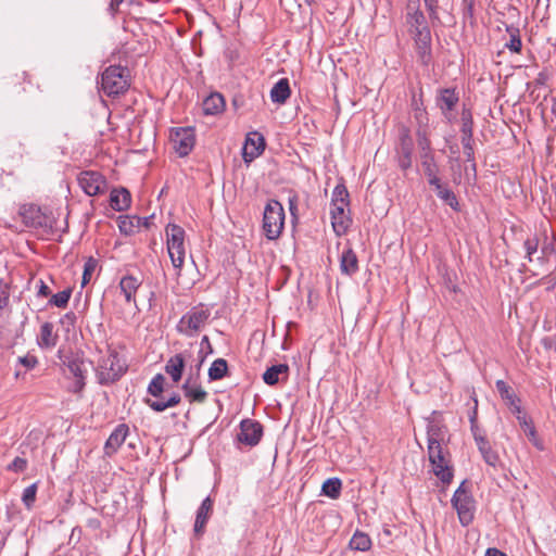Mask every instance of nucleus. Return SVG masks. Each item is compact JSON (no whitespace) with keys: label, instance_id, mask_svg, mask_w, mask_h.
Segmentation results:
<instances>
[{"label":"nucleus","instance_id":"nucleus-25","mask_svg":"<svg viewBox=\"0 0 556 556\" xmlns=\"http://www.w3.org/2000/svg\"><path fill=\"white\" fill-rule=\"evenodd\" d=\"M289 366L287 364L274 365L263 374V380L268 386H275L280 379H287Z\"/></svg>","mask_w":556,"mask_h":556},{"label":"nucleus","instance_id":"nucleus-59","mask_svg":"<svg viewBox=\"0 0 556 556\" xmlns=\"http://www.w3.org/2000/svg\"><path fill=\"white\" fill-rule=\"evenodd\" d=\"M201 345L202 346H207L208 349H211V343H210V339L207 336H204L201 340Z\"/></svg>","mask_w":556,"mask_h":556},{"label":"nucleus","instance_id":"nucleus-18","mask_svg":"<svg viewBox=\"0 0 556 556\" xmlns=\"http://www.w3.org/2000/svg\"><path fill=\"white\" fill-rule=\"evenodd\" d=\"M213 511V501L210 496L205 497L197 510L194 521V533L201 535Z\"/></svg>","mask_w":556,"mask_h":556},{"label":"nucleus","instance_id":"nucleus-11","mask_svg":"<svg viewBox=\"0 0 556 556\" xmlns=\"http://www.w3.org/2000/svg\"><path fill=\"white\" fill-rule=\"evenodd\" d=\"M170 141L176 153L186 156L194 147V131L190 127L176 128L172 131Z\"/></svg>","mask_w":556,"mask_h":556},{"label":"nucleus","instance_id":"nucleus-34","mask_svg":"<svg viewBox=\"0 0 556 556\" xmlns=\"http://www.w3.org/2000/svg\"><path fill=\"white\" fill-rule=\"evenodd\" d=\"M341 488L342 483L339 478H329L323 483L321 492L330 498L336 500L340 496Z\"/></svg>","mask_w":556,"mask_h":556},{"label":"nucleus","instance_id":"nucleus-38","mask_svg":"<svg viewBox=\"0 0 556 556\" xmlns=\"http://www.w3.org/2000/svg\"><path fill=\"white\" fill-rule=\"evenodd\" d=\"M414 142L407 128L400 131L399 153H413Z\"/></svg>","mask_w":556,"mask_h":556},{"label":"nucleus","instance_id":"nucleus-51","mask_svg":"<svg viewBox=\"0 0 556 556\" xmlns=\"http://www.w3.org/2000/svg\"><path fill=\"white\" fill-rule=\"evenodd\" d=\"M413 153H399V166L406 170L412 166Z\"/></svg>","mask_w":556,"mask_h":556},{"label":"nucleus","instance_id":"nucleus-20","mask_svg":"<svg viewBox=\"0 0 556 556\" xmlns=\"http://www.w3.org/2000/svg\"><path fill=\"white\" fill-rule=\"evenodd\" d=\"M446 438V428L444 425L435 421H430L427 425V442L428 447L435 445H444Z\"/></svg>","mask_w":556,"mask_h":556},{"label":"nucleus","instance_id":"nucleus-47","mask_svg":"<svg viewBox=\"0 0 556 556\" xmlns=\"http://www.w3.org/2000/svg\"><path fill=\"white\" fill-rule=\"evenodd\" d=\"M27 468V460L22 457H15L11 464L8 465L7 469L13 472H23Z\"/></svg>","mask_w":556,"mask_h":556},{"label":"nucleus","instance_id":"nucleus-30","mask_svg":"<svg viewBox=\"0 0 556 556\" xmlns=\"http://www.w3.org/2000/svg\"><path fill=\"white\" fill-rule=\"evenodd\" d=\"M179 402H180V396L177 393L173 394L167 401H164L160 397H156V400H151V399L146 400L147 405H149V407L155 412H164L165 409H167L169 407L176 406Z\"/></svg>","mask_w":556,"mask_h":556},{"label":"nucleus","instance_id":"nucleus-46","mask_svg":"<svg viewBox=\"0 0 556 556\" xmlns=\"http://www.w3.org/2000/svg\"><path fill=\"white\" fill-rule=\"evenodd\" d=\"M420 160H421V165H422L424 172L438 169V165L435 163L433 152L420 154Z\"/></svg>","mask_w":556,"mask_h":556},{"label":"nucleus","instance_id":"nucleus-1","mask_svg":"<svg viewBox=\"0 0 556 556\" xmlns=\"http://www.w3.org/2000/svg\"><path fill=\"white\" fill-rule=\"evenodd\" d=\"M405 23L408 33L413 37L419 62L424 65H428L432 60L431 33L426 16L420 10L419 0H408Z\"/></svg>","mask_w":556,"mask_h":556},{"label":"nucleus","instance_id":"nucleus-58","mask_svg":"<svg viewBox=\"0 0 556 556\" xmlns=\"http://www.w3.org/2000/svg\"><path fill=\"white\" fill-rule=\"evenodd\" d=\"M425 175L427 176L429 182L430 180L435 179L438 177V169L425 172Z\"/></svg>","mask_w":556,"mask_h":556},{"label":"nucleus","instance_id":"nucleus-33","mask_svg":"<svg viewBox=\"0 0 556 556\" xmlns=\"http://www.w3.org/2000/svg\"><path fill=\"white\" fill-rule=\"evenodd\" d=\"M228 364L224 358L215 359L208 368V378L211 381L223 379L227 375Z\"/></svg>","mask_w":556,"mask_h":556},{"label":"nucleus","instance_id":"nucleus-63","mask_svg":"<svg viewBox=\"0 0 556 556\" xmlns=\"http://www.w3.org/2000/svg\"><path fill=\"white\" fill-rule=\"evenodd\" d=\"M293 208H294L293 202L290 201V210H291V212L293 211Z\"/></svg>","mask_w":556,"mask_h":556},{"label":"nucleus","instance_id":"nucleus-42","mask_svg":"<svg viewBox=\"0 0 556 556\" xmlns=\"http://www.w3.org/2000/svg\"><path fill=\"white\" fill-rule=\"evenodd\" d=\"M72 291L70 289L62 290L52 295L49 303L56 307H65L70 301Z\"/></svg>","mask_w":556,"mask_h":556},{"label":"nucleus","instance_id":"nucleus-9","mask_svg":"<svg viewBox=\"0 0 556 556\" xmlns=\"http://www.w3.org/2000/svg\"><path fill=\"white\" fill-rule=\"evenodd\" d=\"M125 370V364L117 353L111 352L99 361L97 376L101 384H108L116 381Z\"/></svg>","mask_w":556,"mask_h":556},{"label":"nucleus","instance_id":"nucleus-54","mask_svg":"<svg viewBox=\"0 0 556 556\" xmlns=\"http://www.w3.org/2000/svg\"><path fill=\"white\" fill-rule=\"evenodd\" d=\"M470 430H471V433H472L476 444L479 443V439H486L484 433L479 428L478 424L470 425Z\"/></svg>","mask_w":556,"mask_h":556},{"label":"nucleus","instance_id":"nucleus-3","mask_svg":"<svg viewBox=\"0 0 556 556\" xmlns=\"http://www.w3.org/2000/svg\"><path fill=\"white\" fill-rule=\"evenodd\" d=\"M210 316L211 309L206 305H195L181 316L176 329L180 334L193 338L204 329Z\"/></svg>","mask_w":556,"mask_h":556},{"label":"nucleus","instance_id":"nucleus-57","mask_svg":"<svg viewBox=\"0 0 556 556\" xmlns=\"http://www.w3.org/2000/svg\"><path fill=\"white\" fill-rule=\"evenodd\" d=\"M429 185L434 187L435 191L438 192L440 189H442L444 186L441 184L439 177L435 179H432L429 181Z\"/></svg>","mask_w":556,"mask_h":556},{"label":"nucleus","instance_id":"nucleus-49","mask_svg":"<svg viewBox=\"0 0 556 556\" xmlns=\"http://www.w3.org/2000/svg\"><path fill=\"white\" fill-rule=\"evenodd\" d=\"M462 144L467 161H473L472 138H462Z\"/></svg>","mask_w":556,"mask_h":556},{"label":"nucleus","instance_id":"nucleus-60","mask_svg":"<svg viewBox=\"0 0 556 556\" xmlns=\"http://www.w3.org/2000/svg\"><path fill=\"white\" fill-rule=\"evenodd\" d=\"M470 425L477 424V412L473 410V413L469 417Z\"/></svg>","mask_w":556,"mask_h":556},{"label":"nucleus","instance_id":"nucleus-27","mask_svg":"<svg viewBox=\"0 0 556 556\" xmlns=\"http://www.w3.org/2000/svg\"><path fill=\"white\" fill-rule=\"evenodd\" d=\"M477 446L485 464L493 468H496L501 464L497 452L491 447L486 439H479Z\"/></svg>","mask_w":556,"mask_h":556},{"label":"nucleus","instance_id":"nucleus-31","mask_svg":"<svg viewBox=\"0 0 556 556\" xmlns=\"http://www.w3.org/2000/svg\"><path fill=\"white\" fill-rule=\"evenodd\" d=\"M38 344L41 348H53L56 344V336L53 334V325L51 323H45L40 327Z\"/></svg>","mask_w":556,"mask_h":556},{"label":"nucleus","instance_id":"nucleus-36","mask_svg":"<svg viewBox=\"0 0 556 556\" xmlns=\"http://www.w3.org/2000/svg\"><path fill=\"white\" fill-rule=\"evenodd\" d=\"M437 195L451 208L454 211H459V203L455 193L451 189L443 187L437 192Z\"/></svg>","mask_w":556,"mask_h":556},{"label":"nucleus","instance_id":"nucleus-55","mask_svg":"<svg viewBox=\"0 0 556 556\" xmlns=\"http://www.w3.org/2000/svg\"><path fill=\"white\" fill-rule=\"evenodd\" d=\"M484 556H507L504 552L495 548V547H491V548H488Z\"/></svg>","mask_w":556,"mask_h":556},{"label":"nucleus","instance_id":"nucleus-35","mask_svg":"<svg viewBox=\"0 0 556 556\" xmlns=\"http://www.w3.org/2000/svg\"><path fill=\"white\" fill-rule=\"evenodd\" d=\"M350 546L353 549L365 552L370 548L371 540L367 534L363 532H356L350 541Z\"/></svg>","mask_w":556,"mask_h":556},{"label":"nucleus","instance_id":"nucleus-10","mask_svg":"<svg viewBox=\"0 0 556 556\" xmlns=\"http://www.w3.org/2000/svg\"><path fill=\"white\" fill-rule=\"evenodd\" d=\"M101 88L108 96H117L128 88L127 71L122 66H109L101 77Z\"/></svg>","mask_w":556,"mask_h":556},{"label":"nucleus","instance_id":"nucleus-6","mask_svg":"<svg viewBox=\"0 0 556 556\" xmlns=\"http://www.w3.org/2000/svg\"><path fill=\"white\" fill-rule=\"evenodd\" d=\"M428 458L434 476L444 484L451 483L454 473L448 450L443 445L428 447Z\"/></svg>","mask_w":556,"mask_h":556},{"label":"nucleus","instance_id":"nucleus-21","mask_svg":"<svg viewBox=\"0 0 556 556\" xmlns=\"http://www.w3.org/2000/svg\"><path fill=\"white\" fill-rule=\"evenodd\" d=\"M131 203L130 192L125 188L114 189L110 194V205L114 211L127 210Z\"/></svg>","mask_w":556,"mask_h":556},{"label":"nucleus","instance_id":"nucleus-4","mask_svg":"<svg viewBox=\"0 0 556 556\" xmlns=\"http://www.w3.org/2000/svg\"><path fill=\"white\" fill-rule=\"evenodd\" d=\"M65 377L71 380L68 390L74 393L80 392L86 384L88 363L78 354L65 355L62 358Z\"/></svg>","mask_w":556,"mask_h":556},{"label":"nucleus","instance_id":"nucleus-62","mask_svg":"<svg viewBox=\"0 0 556 556\" xmlns=\"http://www.w3.org/2000/svg\"><path fill=\"white\" fill-rule=\"evenodd\" d=\"M552 111L553 113H556V98L553 100Z\"/></svg>","mask_w":556,"mask_h":556},{"label":"nucleus","instance_id":"nucleus-5","mask_svg":"<svg viewBox=\"0 0 556 556\" xmlns=\"http://www.w3.org/2000/svg\"><path fill=\"white\" fill-rule=\"evenodd\" d=\"M185 235L184 228L176 224H168L166 226L167 252L178 275L180 274L186 257Z\"/></svg>","mask_w":556,"mask_h":556},{"label":"nucleus","instance_id":"nucleus-19","mask_svg":"<svg viewBox=\"0 0 556 556\" xmlns=\"http://www.w3.org/2000/svg\"><path fill=\"white\" fill-rule=\"evenodd\" d=\"M182 391L185 397L189 400L190 403H204L207 397V392L197 383L192 378H188L182 384Z\"/></svg>","mask_w":556,"mask_h":556},{"label":"nucleus","instance_id":"nucleus-48","mask_svg":"<svg viewBox=\"0 0 556 556\" xmlns=\"http://www.w3.org/2000/svg\"><path fill=\"white\" fill-rule=\"evenodd\" d=\"M508 408L510 413L516 417L518 422L521 421L522 417H529L528 414L521 407V400H518V402L510 404Z\"/></svg>","mask_w":556,"mask_h":556},{"label":"nucleus","instance_id":"nucleus-40","mask_svg":"<svg viewBox=\"0 0 556 556\" xmlns=\"http://www.w3.org/2000/svg\"><path fill=\"white\" fill-rule=\"evenodd\" d=\"M543 239L541 244V254L542 256L539 257L540 260H544L546 256H548L552 253L556 252V245L553 238H549L547 236L546 230L544 229L542 233L540 235Z\"/></svg>","mask_w":556,"mask_h":556},{"label":"nucleus","instance_id":"nucleus-41","mask_svg":"<svg viewBox=\"0 0 556 556\" xmlns=\"http://www.w3.org/2000/svg\"><path fill=\"white\" fill-rule=\"evenodd\" d=\"M540 243H541V237H539V236L528 238L525 241L523 247L526 250V257L529 262L533 261V254L538 252Z\"/></svg>","mask_w":556,"mask_h":556},{"label":"nucleus","instance_id":"nucleus-8","mask_svg":"<svg viewBox=\"0 0 556 556\" xmlns=\"http://www.w3.org/2000/svg\"><path fill=\"white\" fill-rule=\"evenodd\" d=\"M452 505L456 509L459 522L468 526L475 517V500L466 481H463L452 497Z\"/></svg>","mask_w":556,"mask_h":556},{"label":"nucleus","instance_id":"nucleus-14","mask_svg":"<svg viewBox=\"0 0 556 556\" xmlns=\"http://www.w3.org/2000/svg\"><path fill=\"white\" fill-rule=\"evenodd\" d=\"M265 149V139L257 132H249L242 148V156L245 163L252 162L260 156Z\"/></svg>","mask_w":556,"mask_h":556},{"label":"nucleus","instance_id":"nucleus-44","mask_svg":"<svg viewBox=\"0 0 556 556\" xmlns=\"http://www.w3.org/2000/svg\"><path fill=\"white\" fill-rule=\"evenodd\" d=\"M462 138H472V118L469 112L464 111L462 114Z\"/></svg>","mask_w":556,"mask_h":556},{"label":"nucleus","instance_id":"nucleus-50","mask_svg":"<svg viewBox=\"0 0 556 556\" xmlns=\"http://www.w3.org/2000/svg\"><path fill=\"white\" fill-rule=\"evenodd\" d=\"M94 268H96V262L93 260H89L85 264L84 275H83V286L89 282V280L91 278V274L94 270Z\"/></svg>","mask_w":556,"mask_h":556},{"label":"nucleus","instance_id":"nucleus-2","mask_svg":"<svg viewBox=\"0 0 556 556\" xmlns=\"http://www.w3.org/2000/svg\"><path fill=\"white\" fill-rule=\"evenodd\" d=\"M349 204L348 189L344 185H337L332 191L330 217L333 231L338 236L344 235L350 227Z\"/></svg>","mask_w":556,"mask_h":556},{"label":"nucleus","instance_id":"nucleus-56","mask_svg":"<svg viewBox=\"0 0 556 556\" xmlns=\"http://www.w3.org/2000/svg\"><path fill=\"white\" fill-rule=\"evenodd\" d=\"M49 293H50L49 287L42 280H40V286H39L38 294L40 296H47Z\"/></svg>","mask_w":556,"mask_h":556},{"label":"nucleus","instance_id":"nucleus-29","mask_svg":"<svg viewBox=\"0 0 556 556\" xmlns=\"http://www.w3.org/2000/svg\"><path fill=\"white\" fill-rule=\"evenodd\" d=\"M141 217L138 216H119L118 228L119 231L126 236L136 233L141 228Z\"/></svg>","mask_w":556,"mask_h":556},{"label":"nucleus","instance_id":"nucleus-61","mask_svg":"<svg viewBox=\"0 0 556 556\" xmlns=\"http://www.w3.org/2000/svg\"><path fill=\"white\" fill-rule=\"evenodd\" d=\"M141 219H142L141 227L148 228L149 224H150V218L149 217H144V218H141Z\"/></svg>","mask_w":556,"mask_h":556},{"label":"nucleus","instance_id":"nucleus-37","mask_svg":"<svg viewBox=\"0 0 556 556\" xmlns=\"http://www.w3.org/2000/svg\"><path fill=\"white\" fill-rule=\"evenodd\" d=\"M165 377L162 374L155 375L148 386V393L154 397H160L164 391Z\"/></svg>","mask_w":556,"mask_h":556},{"label":"nucleus","instance_id":"nucleus-53","mask_svg":"<svg viewBox=\"0 0 556 556\" xmlns=\"http://www.w3.org/2000/svg\"><path fill=\"white\" fill-rule=\"evenodd\" d=\"M18 363L24 367L31 369L37 365V358L35 356L26 355L18 357Z\"/></svg>","mask_w":556,"mask_h":556},{"label":"nucleus","instance_id":"nucleus-7","mask_svg":"<svg viewBox=\"0 0 556 556\" xmlns=\"http://www.w3.org/2000/svg\"><path fill=\"white\" fill-rule=\"evenodd\" d=\"M285 225V211L280 202L270 200L263 215V230L268 240H276L281 235Z\"/></svg>","mask_w":556,"mask_h":556},{"label":"nucleus","instance_id":"nucleus-15","mask_svg":"<svg viewBox=\"0 0 556 556\" xmlns=\"http://www.w3.org/2000/svg\"><path fill=\"white\" fill-rule=\"evenodd\" d=\"M458 94L451 88L442 89L437 98V105L448 123H452L455 118L453 110L458 103Z\"/></svg>","mask_w":556,"mask_h":556},{"label":"nucleus","instance_id":"nucleus-16","mask_svg":"<svg viewBox=\"0 0 556 556\" xmlns=\"http://www.w3.org/2000/svg\"><path fill=\"white\" fill-rule=\"evenodd\" d=\"M141 286V280L135 276H124L119 281V291L127 305L137 307L136 294Z\"/></svg>","mask_w":556,"mask_h":556},{"label":"nucleus","instance_id":"nucleus-17","mask_svg":"<svg viewBox=\"0 0 556 556\" xmlns=\"http://www.w3.org/2000/svg\"><path fill=\"white\" fill-rule=\"evenodd\" d=\"M129 432V428L125 424L118 425L108 438L104 444V453L108 456H112L125 442Z\"/></svg>","mask_w":556,"mask_h":556},{"label":"nucleus","instance_id":"nucleus-12","mask_svg":"<svg viewBox=\"0 0 556 556\" xmlns=\"http://www.w3.org/2000/svg\"><path fill=\"white\" fill-rule=\"evenodd\" d=\"M78 184L84 192L90 197L103 193L106 189L105 178L99 172L93 170L80 173Z\"/></svg>","mask_w":556,"mask_h":556},{"label":"nucleus","instance_id":"nucleus-26","mask_svg":"<svg viewBox=\"0 0 556 556\" xmlns=\"http://www.w3.org/2000/svg\"><path fill=\"white\" fill-rule=\"evenodd\" d=\"M291 94L287 78L279 79L270 90V100L277 104H285Z\"/></svg>","mask_w":556,"mask_h":556},{"label":"nucleus","instance_id":"nucleus-28","mask_svg":"<svg viewBox=\"0 0 556 556\" xmlns=\"http://www.w3.org/2000/svg\"><path fill=\"white\" fill-rule=\"evenodd\" d=\"M520 428L523 430L525 434L527 435L528 440L540 451L544 448L543 442L538 435L536 429L534 427L532 418L529 417H522L521 421H519Z\"/></svg>","mask_w":556,"mask_h":556},{"label":"nucleus","instance_id":"nucleus-52","mask_svg":"<svg viewBox=\"0 0 556 556\" xmlns=\"http://www.w3.org/2000/svg\"><path fill=\"white\" fill-rule=\"evenodd\" d=\"M425 7L429 12L430 18H438V1L437 0H424Z\"/></svg>","mask_w":556,"mask_h":556},{"label":"nucleus","instance_id":"nucleus-22","mask_svg":"<svg viewBox=\"0 0 556 556\" xmlns=\"http://www.w3.org/2000/svg\"><path fill=\"white\" fill-rule=\"evenodd\" d=\"M225 105L224 97L214 92L204 99L202 110L205 115H217L224 112Z\"/></svg>","mask_w":556,"mask_h":556},{"label":"nucleus","instance_id":"nucleus-45","mask_svg":"<svg viewBox=\"0 0 556 556\" xmlns=\"http://www.w3.org/2000/svg\"><path fill=\"white\" fill-rule=\"evenodd\" d=\"M37 483H33L24 489L22 501L27 508H30L36 500Z\"/></svg>","mask_w":556,"mask_h":556},{"label":"nucleus","instance_id":"nucleus-43","mask_svg":"<svg viewBox=\"0 0 556 556\" xmlns=\"http://www.w3.org/2000/svg\"><path fill=\"white\" fill-rule=\"evenodd\" d=\"M417 141L420 154L432 153L431 142L426 130L417 131Z\"/></svg>","mask_w":556,"mask_h":556},{"label":"nucleus","instance_id":"nucleus-23","mask_svg":"<svg viewBox=\"0 0 556 556\" xmlns=\"http://www.w3.org/2000/svg\"><path fill=\"white\" fill-rule=\"evenodd\" d=\"M340 270L348 276H352L358 270V258L351 248L344 249L340 256Z\"/></svg>","mask_w":556,"mask_h":556},{"label":"nucleus","instance_id":"nucleus-13","mask_svg":"<svg viewBox=\"0 0 556 556\" xmlns=\"http://www.w3.org/2000/svg\"><path fill=\"white\" fill-rule=\"evenodd\" d=\"M263 434V429L260 422L252 419H244L240 422V432L238 433V441L249 446L256 445Z\"/></svg>","mask_w":556,"mask_h":556},{"label":"nucleus","instance_id":"nucleus-39","mask_svg":"<svg viewBox=\"0 0 556 556\" xmlns=\"http://www.w3.org/2000/svg\"><path fill=\"white\" fill-rule=\"evenodd\" d=\"M509 33V40L505 43V47L511 52L519 53L521 51L522 42L517 28H507Z\"/></svg>","mask_w":556,"mask_h":556},{"label":"nucleus","instance_id":"nucleus-32","mask_svg":"<svg viewBox=\"0 0 556 556\" xmlns=\"http://www.w3.org/2000/svg\"><path fill=\"white\" fill-rule=\"evenodd\" d=\"M496 390L501 396V399L505 402L507 406L510 404H514L515 402H518L520 400L513 388L506 383L504 380H497L495 382Z\"/></svg>","mask_w":556,"mask_h":556},{"label":"nucleus","instance_id":"nucleus-24","mask_svg":"<svg viewBox=\"0 0 556 556\" xmlns=\"http://www.w3.org/2000/svg\"><path fill=\"white\" fill-rule=\"evenodd\" d=\"M185 368V357L181 353L172 356L165 365V371L172 378V380L177 383L182 376V371Z\"/></svg>","mask_w":556,"mask_h":556},{"label":"nucleus","instance_id":"nucleus-64","mask_svg":"<svg viewBox=\"0 0 556 556\" xmlns=\"http://www.w3.org/2000/svg\"><path fill=\"white\" fill-rule=\"evenodd\" d=\"M123 0H113V3L119 4Z\"/></svg>","mask_w":556,"mask_h":556}]
</instances>
